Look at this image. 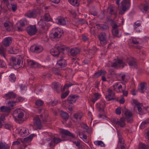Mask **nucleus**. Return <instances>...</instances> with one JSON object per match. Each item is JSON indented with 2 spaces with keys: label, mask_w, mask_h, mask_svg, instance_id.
<instances>
[{
  "label": "nucleus",
  "mask_w": 149,
  "mask_h": 149,
  "mask_svg": "<svg viewBox=\"0 0 149 149\" xmlns=\"http://www.w3.org/2000/svg\"><path fill=\"white\" fill-rule=\"evenodd\" d=\"M131 4L130 1L129 0H124L121 2V7L122 9L119 11V14L123 15L125 12L129 8Z\"/></svg>",
  "instance_id": "obj_1"
},
{
  "label": "nucleus",
  "mask_w": 149,
  "mask_h": 149,
  "mask_svg": "<svg viewBox=\"0 0 149 149\" xmlns=\"http://www.w3.org/2000/svg\"><path fill=\"white\" fill-rule=\"evenodd\" d=\"M79 97L78 95H70L67 100L65 101V103H63L65 107H68V104L73 105Z\"/></svg>",
  "instance_id": "obj_2"
},
{
  "label": "nucleus",
  "mask_w": 149,
  "mask_h": 149,
  "mask_svg": "<svg viewBox=\"0 0 149 149\" xmlns=\"http://www.w3.org/2000/svg\"><path fill=\"white\" fill-rule=\"evenodd\" d=\"M65 48L63 46L56 45L55 47L51 50V54L54 56H58L59 55L61 52L65 50Z\"/></svg>",
  "instance_id": "obj_3"
},
{
  "label": "nucleus",
  "mask_w": 149,
  "mask_h": 149,
  "mask_svg": "<svg viewBox=\"0 0 149 149\" xmlns=\"http://www.w3.org/2000/svg\"><path fill=\"white\" fill-rule=\"evenodd\" d=\"M26 31L30 36H32L36 34L37 29L35 25H30L27 27Z\"/></svg>",
  "instance_id": "obj_4"
},
{
  "label": "nucleus",
  "mask_w": 149,
  "mask_h": 149,
  "mask_svg": "<svg viewBox=\"0 0 149 149\" xmlns=\"http://www.w3.org/2000/svg\"><path fill=\"white\" fill-rule=\"evenodd\" d=\"M31 51L35 53H39L42 51L43 47L40 45H35L32 46L30 48Z\"/></svg>",
  "instance_id": "obj_5"
},
{
  "label": "nucleus",
  "mask_w": 149,
  "mask_h": 149,
  "mask_svg": "<svg viewBox=\"0 0 149 149\" xmlns=\"http://www.w3.org/2000/svg\"><path fill=\"white\" fill-rule=\"evenodd\" d=\"M37 15V12L35 9L28 11L25 14V16L29 18H35Z\"/></svg>",
  "instance_id": "obj_6"
},
{
  "label": "nucleus",
  "mask_w": 149,
  "mask_h": 149,
  "mask_svg": "<svg viewBox=\"0 0 149 149\" xmlns=\"http://www.w3.org/2000/svg\"><path fill=\"white\" fill-rule=\"evenodd\" d=\"M62 141L61 139L55 137L53 136L52 139L49 143V146L51 148H54L55 145Z\"/></svg>",
  "instance_id": "obj_7"
},
{
  "label": "nucleus",
  "mask_w": 149,
  "mask_h": 149,
  "mask_svg": "<svg viewBox=\"0 0 149 149\" xmlns=\"http://www.w3.org/2000/svg\"><path fill=\"white\" fill-rule=\"evenodd\" d=\"M52 87L54 91L57 93H59L62 90V86L58 82H53L52 84Z\"/></svg>",
  "instance_id": "obj_8"
},
{
  "label": "nucleus",
  "mask_w": 149,
  "mask_h": 149,
  "mask_svg": "<svg viewBox=\"0 0 149 149\" xmlns=\"http://www.w3.org/2000/svg\"><path fill=\"white\" fill-rule=\"evenodd\" d=\"M145 3L140 6V8L143 12L146 13L149 8V0H145Z\"/></svg>",
  "instance_id": "obj_9"
},
{
  "label": "nucleus",
  "mask_w": 149,
  "mask_h": 149,
  "mask_svg": "<svg viewBox=\"0 0 149 149\" xmlns=\"http://www.w3.org/2000/svg\"><path fill=\"white\" fill-rule=\"evenodd\" d=\"M33 121L34 126L37 129H41L42 126L40 118L38 117H35L33 119Z\"/></svg>",
  "instance_id": "obj_10"
},
{
  "label": "nucleus",
  "mask_w": 149,
  "mask_h": 149,
  "mask_svg": "<svg viewBox=\"0 0 149 149\" xmlns=\"http://www.w3.org/2000/svg\"><path fill=\"white\" fill-rule=\"evenodd\" d=\"M108 91L109 94L107 95H106L105 98L108 101H110L115 99V94L113 91L110 89H108Z\"/></svg>",
  "instance_id": "obj_11"
},
{
  "label": "nucleus",
  "mask_w": 149,
  "mask_h": 149,
  "mask_svg": "<svg viewBox=\"0 0 149 149\" xmlns=\"http://www.w3.org/2000/svg\"><path fill=\"white\" fill-rule=\"evenodd\" d=\"M24 100L23 98L19 97L16 98V100L15 101H9L8 102V104L9 105V107H13L15 105V103L18 102H22Z\"/></svg>",
  "instance_id": "obj_12"
},
{
  "label": "nucleus",
  "mask_w": 149,
  "mask_h": 149,
  "mask_svg": "<svg viewBox=\"0 0 149 149\" xmlns=\"http://www.w3.org/2000/svg\"><path fill=\"white\" fill-rule=\"evenodd\" d=\"M59 29H60L57 28L55 30V31L54 32L51 33L50 34V37L52 38H60L61 36V34L59 31H57Z\"/></svg>",
  "instance_id": "obj_13"
},
{
  "label": "nucleus",
  "mask_w": 149,
  "mask_h": 149,
  "mask_svg": "<svg viewBox=\"0 0 149 149\" xmlns=\"http://www.w3.org/2000/svg\"><path fill=\"white\" fill-rule=\"evenodd\" d=\"M61 132L63 134L61 136L62 137L64 138V135H66L70 136L73 139L75 138L74 135L68 130L63 129L61 130Z\"/></svg>",
  "instance_id": "obj_14"
},
{
  "label": "nucleus",
  "mask_w": 149,
  "mask_h": 149,
  "mask_svg": "<svg viewBox=\"0 0 149 149\" xmlns=\"http://www.w3.org/2000/svg\"><path fill=\"white\" fill-rule=\"evenodd\" d=\"M57 64L60 66L61 68H62L66 66L67 63L66 60L62 57L58 60Z\"/></svg>",
  "instance_id": "obj_15"
},
{
  "label": "nucleus",
  "mask_w": 149,
  "mask_h": 149,
  "mask_svg": "<svg viewBox=\"0 0 149 149\" xmlns=\"http://www.w3.org/2000/svg\"><path fill=\"white\" fill-rule=\"evenodd\" d=\"M6 99L7 100H13L16 97V95L12 92H9L6 94L5 95Z\"/></svg>",
  "instance_id": "obj_16"
},
{
  "label": "nucleus",
  "mask_w": 149,
  "mask_h": 149,
  "mask_svg": "<svg viewBox=\"0 0 149 149\" xmlns=\"http://www.w3.org/2000/svg\"><path fill=\"white\" fill-rule=\"evenodd\" d=\"M12 39L11 37H8L5 38L3 41V45L5 47H8L11 43Z\"/></svg>",
  "instance_id": "obj_17"
},
{
  "label": "nucleus",
  "mask_w": 149,
  "mask_h": 149,
  "mask_svg": "<svg viewBox=\"0 0 149 149\" xmlns=\"http://www.w3.org/2000/svg\"><path fill=\"white\" fill-rule=\"evenodd\" d=\"M4 26L8 31H10L13 29V26L9 21H6L3 24Z\"/></svg>",
  "instance_id": "obj_18"
},
{
  "label": "nucleus",
  "mask_w": 149,
  "mask_h": 149,
  "mask_svg": "<svg viewBox=\"0 0 149 149\" xmlns=\"http://www.w3.org/2000/svg\"><path fill=\"white\" fill-rule=\"evenodd\" d=\"M147 88V83L145 82H142L139 85V88L138 90L140 92L143 93Z\"/></svg>",
  "instance_id": "obj_19"
},
{
  "label": "nucleus",
  "mask_w": 149,
  "mask_h": 149,
  "mask_svg": "<svg viewBox=\"0 0 149 149\" xmlns=\"http://www.w3.org/2000/svg\"><path fill=\"white\" fill-rule=\"evenodd\" d=\"M38 24L40 28L42 30H47L48 29V27L46 23L43 20H40L38 22Z\"/></svg>",
  "instance_id": "obj_20"
},
{
  "label": "nucleus",
  "mask_w": 149,
  "mask_h": 149,
  "mask_svg": "<svg viewBox=\"0 0 149 149\" xmlns=\"http://www.w3.org/2000/svg\"><path fill=\"white\" fill-rule=\"evenodd\" d=\"M127 61L130 66H133L134 68L136 66V62L135 59L132 57H130L127 58Z\"/></svg>",
  "instance_id": "obj_21"
},
{
  "label": "nucleus",
  "mask_w": 149,
  "mask_h": 149,
  "mask_svg": "<svg viewBox=\"0 0 149 149\" xmlns=\"http://www.w3.org/2000/svg\"><path fill=\"white\" fill-rule=\"evenodd\" d=\"M21 63V60L18 58H16L15 57L11 58V63L14 66L17 65H19Z\"/></svg>",
  "instance_id": "obj_22"
},
{
  "label": "nucleus",
  "mask_w": 149,
  "mask_h": 149,
  "mask_svg": "<svg viewBox=\"0 0 149 149\" xmlns=\"http://www.w3.org/2000/svg\"><path fill=\"white\" fill-rule=\"evenodd\" d=\"M48 115L47 114V111L45 109H43V113L40 116V118L44 122H46Z\"/></svg>",
  "instance_id": "obj_23"
},
{
  "label": "nucleus",
  "mask_w": 149,
  "mask_h": 149,
  "mask_svg": "<svg viewBox=\"0 0 149 149\" xmlns=\"http://www.w3.org/2000/svg\"><path fill=\"white\" fill-rule=\"evenodd\" d=\"M24 111L23 110H21L20 113L17 119V121H16V122L20 123L24 121V119L23 118L24 115Z\"/></svg>",
  "instance_id": "obj_24"
},
{
  "label": "nucleus",
  "mask_w": 149,
  "mask_h": 149,
  "mask_svg": "<svg viewBox=\"0 0 149 149\" xmlns=\"http://www.w3.org/2000/svg\"><path fill=\"white\" fill-rule=\"evenodd\" d=\"M22 109H17L15 110L13 112V116L15 121H17V118L20 113L21 110H22Z\"/></svg>",
  "instance_id": "obj_25"
},
{
  "label": "nucleus",
  "mask_w": 149,
  "mask_h": 149,
  "mask_svg": "<svg viewBox=\"0 0 149 149\" xmlns=\"http://www.w3.org/2000/svg\"><path fill=\"white\" fill-rule=\"evenodd\" d=\"M80 50L78 48H71L70 50V55L72 56H74L79 53Z\"/></svg>",
  "instance_id": "obj_26"
},
{
  "label": "nucleus",
  "mask_w": 149,
  "mask_h": 149,
  "mask_svg": "<svg viewBox=\"0 0 149 149\" xmlns=\"http://www.w3.org/2000/svg\"><path fill=\"white\" fill-rule=\"evenodd\" d=\"M56 20V23L59 25H64L66 24V21L63 17H58Z\"/></svg>",
  "instance_id": "obj_27"
},
{
  "label": "nucleus",
  "mask_w": 149,
  "mask_h": 149,
  "mask_svg": "<svg viewBox=\"0 0 149 149\" xmlns=\"http://www.w3.org/2000/svg\"><path fill=\"white\" fill-rule=\"evenodd\" d=\"M28 64L29 66L33 68H37L40 66L38 63L32 61H28Z\"/></svg>",
  "instance_id": "obj_28"
},
{
  "label": "nucleus",
  "mask_w": 149,
  "mask_h": 149,
  "mask_svg": "<svg viewBox=\"0 0 149 149\" xmlns=\"http://www.w3.org/2000/svg\"><path fill=\"white\" fill-rule=\"evenodd\" d=\"M34 136V134H31L29 136L24 138L23 139L21 140V142L23 143H26L31 141L33 138Z\"/></svg>",
  "instance_id": "obj_29"
},
{
  "label": "nucleus",
  "mask_w": 149,
  "mask_h": 149,
  "mask_svg": "<svg viewBox=\"0 0 149 149\" xmlns=\"http://www.w3.org/2000/svg\"><path fill=\"white\" fill-rule=\"evenodd\" d=\"M80 142L81 141L80 140L73 142L74 143L77 147L78 149H84V146L80 144Z\"/></svg>",
  "instance_id": "obj_30"
},
{
  "label": "nucleus",
  "mask_w": 149,
  "mask_h": 149,
  "mask_svg": "<svg viewBox=\"0 0 149 149\" xmlns=\"http://www.w3.org/2000/svg\"><path fill=\"white\" fill-rule=\"evenodd\" d=\"M60 115L63 119L66 120L68 119L69 117L68 114L62 111L61 112Z\"/></svg>",
  "instance_id": "obj_31"
},
{
  "label": "nucleus",
  "mask_w": 149,
  "mask_h": 149,
  "mask_svg": "<svg viewBox=\"0 0 149 149\" xmlns=\"http://www.w3.org/2000/svg\"><path fill=\"white\" fill-rule=\"evenodd\" d=\"M0 109L2 112L9 113L11 110V109L10 107L3 106L1 107Z\"/></svg>",
  "instance_id": "obj_32"
},
{
  "label": "nucleus",
  "mask_w": 149,
  "mask_h": 149,
  "mask_svg": "<svg viewBox=\"0 0 149 149\" xmlns=\"http://www.w3.org/2000/svg\"><path fill=\"white\" fill-rule=\"evenodd\" d=\"M108 10L109 11V13L111 15H117V12L114 10V8L113 7H109L108 8Z\"/></svg>",
  "instance_id": "obj_33"
},
{
  "label": "nucleus",
  "mask_w": 149,
  "mask_h": 149,
  "mask_svg": "<svg viewBox=\"0 0 149 149\" xmlns=\"http://www.w3.org/2000/svg\"><path fill=\"white\" fill-rule=\"evenodd\" d=\"M8 145L5 143L2 142L1 141L0 143V149H9Z\"/></svg>",
  "instance_id": "obj_34"
},
{
  "label": "nucleus",
  "mask_w": 149,
  "mask_h": 149,
  "mask_svg": "<svg viewBox=\"0 0 149 149\" xmlns=\"http://www.w3.org/2000/svg\"><path fill=\"white\" fill-rule=\"evenodd\" d=\"M125 119L123 117L121 118L120 120L118 121V125L121 127H124L125 125Z\"/></svg>",
  "instance_id": "obj_35"
},
{
  "label": "nucleus",
  "mask_w": 149,
  "mask_h": 149,
  "mask_svg": "<svg viewBox=\"0 0 149 149\" xmlns=\"http://www.w3.org/2000/svg\"><path fill=\"white\" fill-rule=\"evenodd\" d=\"M53 136L50 133H47L46 134L44 137V139L47 141H49L52 139Z\"/></svg>",
  "instance_id": "obj_36"
},
{
  "label": "nucleus",
  "mask_w": 149,
  "mask_h": 149,
  "mask_svg": "<svg viewBox=\"0 0 149 149\" xmlns=\"http://www.w3.org/2000/svg\"><path fill=\"white\" fill-rule=\"evenodd\" d=\"M52 70L53 72L55 75L57 76H59L61 77L62 76L59 69L54 68Z\"/></svg>",
  "instance_id": "obj_37"
},
{
  "label": "nucleus",
  "mask_w": 149,
  "mask_h": 149,
  "mask_svg": "<svg viewBox=\"0 0 149 149\" xmlns=\"http://www.w3.org/2000/svg\"><path fill=\"white\" fill-rule=\"evenodd\" d=\"M100 95L97 93H95L94 94V97H93L91 101L94 103L99 98H100Z\"/></svg>",
  "instance_id": "obj_38"
},
{
  "label": "nucleus",
  "mask_w": 149,
  "mask_h": 149,
  "mask_svg": "<svg viewBox=\"0 0 149 149\" xmlns=\"http://www.w3.org/2000/svg\"><path fill=\"white\" fill-rule=\"evenodd\" d=\"M35 104L36 106L40 107L42 106L44 103L41 100H37L35 101Z\"/></svg>",
  "instance_id": "obj_39"
},
{
  "label": "nucleus",
  "mask_w": 149,
  "mask_h": 149,
  "mask_svg": "<svg viewBox=\"0 0 149 149\" xmlns=\"http://www.w3.org/2000/svg\"><path fill=\"white\" fill-rule=\"evenodd\" d=\"M20 130L19 133L22 135V133L25 134V135L27 134V129L25 127H20L19 128Z\"/></svg>",
  "instance_id": "obj_40"
},
{
  "label": "nucleus",
  "mask_w": 149,
  "mask_h": 149,
  "mask_svg": "<svg viewBox=\"0 0 149 149\" xmlns=\"http://www.w3.org/2000/svg\"><path fill=\"white\" fill-rule=\"evenodd\" d=\"M139 149H149V146L143 143H140L139 144Z\"/></svg>",
  "instance_id": "obj_41"
},
{
  "label": "nucleus",
  "mask_w": 149,
  "mask_h": 149,
  "mask_svg": "<svg viewBox=\"0 0 149 149\" xmlns=\"http://www.w3.org/2000/svg\"><path fill=\"white\" fill-rule=\"evenodd\" d=\"M82 116L83 115L81 113H77L74 114L73 117L76 119H79L80 120Z\"/></svg>",
  "instance_id": "obj_42"
},
{
  "label": "nucleus",
  "mask_w": 149,
  "mask_h": 149,
  "mask_svg": "<svg viewBox=\"0 0 149 149\" xmlns=\"http://www.w3.org/2000/svg\"><path fill=\"white\" fill-rule=\"evenodd\" d=\"M74 85L71 82H69L66 83L64 86L63 91H64L65 89H68L70 87Z\"/></svg>",
  "instance_id": "obj_43"
},
{
  "label": "nucleus",
  "mask_w": 149,
  "mask_h": 149,
  "mask_svg": "<svg viewBox=\"0 0 149 149\" xmlns=\"http://www.w3.org/2000/svg\"><path fill=\"white\" fill-rule=\"evenodd\" d=\"M44 19L47 22L51 21L52 20L49 15L48 13H46L45 14L44 16Z\"/></svg>",
  "instance_id": "obj_44"
},
{
  "label": "nucleus",
  "mask_w": 149,
  "mask_h": 149,
  "mask_svg": "<svg viewBox=\"0 0 149 149\" xmlns=\"http://www.w3.org/2000/svg\"><path fill=\"white\" fill-rule=\"evenodd\" d=\"M68 1L71 4L74 6H77L79 5L77 0H68Z\"/></svg>",
  "instance_id": "obj_45"
},
{
  "label": "nucleus",
  "mask_w": 149,
  "mask_h": 149,
  "mask_svg": "<svg viewBox=\"0 0 149 149\" xmlns=\"http://www.w3.org/2000/svg\"><path fill=\"white\" fill-rule=\"evenodd\" d=\"M16 77L13 74H11L9 76V80L12 82H14L16 80Z\"/></svg>",
  "instance_id": "obj_46"
},
{
  "label": "nucleus",
  "mask_w": 149,
  "mask_h": 149,
  "mask_svg": "<svg viewBox=\"0 0 149 149\" xmlns=\"http://www.w3.org/2000/svg\"><path fill=\"white\" fill-rule=\"evenodd\" d=\"M5 50L4 47L2 46L0 47V54L2 56L5 57Z\"/></svg>",
  "instance_id": "obj_47"
},
{
  "label": "nucleus",
  "mask_w": 149,
  "mask_h": 149,
  "mask_svg": "<svg viewBox=\"0 0 149 149\" xmlns=\"http://www.w3.org/2000/svg\"><path fill=\"white\" fill-rule=\"evenodd\" d=\"M125 115L127 118L131 117L132 116V112L130 111L127 110L125 112Z\"/></svg>",
  "instance_id": "obj_48"
},
{
  "label": "nucleus",
  "mask_w": 149,
  "mask_h": 149,
  "mask_svg": "<svg viewBox=\"0 0 149 149\" xmlns=\"http://www.w3.org/2000/svg\"><path fill=\"white\" fill-rule=\"evenodd\" d=\"M112 35L114 36L119 37L118 35V30L117 29H112Z\"/></svg>",
  "instance_id": "obj_49"
},
{
  "label": "nucleus",
  "mask_w": 149,
  "mask_h": 149,
  "mask_svg": "<svg viewBox=\"0 0 149 149\" xmlns=\"http://www.w3.org/2000/svg\"><path fill=\"white\" fill-rule=\"evenodd\" d=\"M94 144L97 146L102 147V141H95L94 142Z\"/></svg>",
  "instance_id": "obj_50"
},
{
  "label": "nucleus",
  "mask_w": 149,
  "mask_h": 149,
  "mask_svg": "<svg viewBox=\"0 0 149 149\" xmlns=\"http://www.w3.org/2000/svg\"><path fill=\"white\" fill-rule=\"evenodd\" d=\"M96 51V48L94 46L91 49H90L88 50V53L89 54H92L95 53Z\"/></svg>",
  "instance_id": "obj_51"
},
{
  "label": "nucleus",
  "mask_w": 149,
  "mask_h": 149,
  "mask_svg": "<svg viewBox=\"0 0 149 149\" xmlns=\"http://www.w3.org/2000/svg\"><path fill=\"white\" fill-rule=\"evenodd\" d=\"M102 73V71L101 70L100 71H98L95 73V74L94 75V77H97L100 76Z\"/></svg>",
  "instance_id": "obj_52"
},
{
  "label": "nucleus",
  "mask_w": 149,
  "mask_h": 149,
  "mask_svg": "<svg viewBox=\"0 0 149 149\" xmlns=\"http://www.w3.org/2000/svg\"><path fill=\"white\" fill-rule=\"evenodd\" d=\"M69 91H67L61 94V97L62 99H64L68 95L69 93Z\"/></svg>",
  "instance_id": "obj_53"
},
{
  "label": "nucleus",
  "mask_w": 149,
  "mask_h": 149,
  "mask_svg": "<svg viewBox=\"0 0 149 149\" xmlns=\"http://www.w3.org/2000/svg\"><path fill=\"white\" fill-rule=\"evenodd\" d=\"M14 49H15L13 48H10L8 51L9 53L11 54H16L18 52V51H15Z\"/></svg>",
  "instance_id": "obj_54"
},
{
  "label": "nucleus",
  "mask_w": 149,
  "mask_h": 149,
  "mask_svg": "<svg viewBox=\"0 0 149 149\" xmlns=\"http://www.w3.org/2000/svg\"><path fill=\"white\" fill-rule=\"evenodd\" d=\"M133 102L136 105V106H134V108L136 107H139L141 105V104H140V103L138 102L136 100H133Z\"/></svg>",
  "instance_id": "obj_55"
},
{
  "label": "nucleus",
  "mask_w": 149,
  "mask_h": 149,
  "mask_svg": "<svg viewBox=\"0 0 149 149\" xmlns=\"http://www.w3.org/2000/svg\"><path fill=\"white\" fill-rule=\"evenodd\" d=\"M0 67L2 68H6V65L4 62L3 61L0 59Z\"/></svg>",
  "instance_id": "obj_56"
},
{
  "label": "nucleus",
  "mask_w": 149,
  "mask_h": 149,
  "mask_svg": "<svg viewBox=\"0 0 149 149\" xmlns=\"http://www.w3.org/2000/svg\"><path fill=\"white\" fill-rule=\"evenodd\" d=\"M102 106L101 105V104H97L96 106V107L97 108V110L99 111H102Z\"/></svg>",
  "instance_id": "obj_57"
},
{
  "label": "nucleus",
  "mask_w": 149,
  "mask_h": 149,
  "mask_svg": "<svg viewBox=\"0 0 149 149\" xmlns=\"http://www.w3.org/2000/svg\"><path fill=\"white\" fill-rule=\"evenodd\" d=\"M98 38L100 42L102 45V33H101L98 36Z\"/></svg>",
  "instance_id": "obj_58"
},
{
  "label": "nucleus",
  "mask_w": 149,
  "mask_h": 149,
  "mask_svg": "<svg viewBox=\"0 0 149 149\" xmlns=\"http://www.w3.org/2000/svg\"><path fill=\"white\" fill-rule=\"evenodd\" d=\"M58 102L57 100H54L51 101L49 103V105H51L52 106H54L56 105L58 103Z\"/></svg>",
  "instance_id": "obj_59"
},
{
  "label": "nucleus",
  "mask_w": 149,
  "mask_h": 149,
  "mask_svg": "<svg viewBox=\"0 0 149 149\" xmlns=\"http://www.w3.org/2000/svg\"><path fill=\"white\" fill-rule=\"evenodd\" d=\"M121 112V108L119 107L117 108L116 110V114L118 115H120Z\"/></svg>",
  "instance_id": "obj_60"
},
{
  "label": "nucleus",
  "mask_w": 149,
  "mask_h": 149,
  "mask_svg": "<svg viewBox=\"0 0 149 149\" xmlns=\"http://www.w3.org/2000/svg\"><path fill=\"white\" fill-rule=\"evenodd\" d=\"M137 108L138 110L139 111V114L142 115L144 114V112L143 111V110H142V109L140 106L139 107H138Z\"/></svg>",
  "instance_id": "obj_61"
},
{
  "label": "nucleus",
  "mask_w": 149,
  "mask_h": 149,
  "mask_svg": "<svg viewBox=\"0 0 149 149\" xmlns=\"http://www.w3.org/2000/svg\"><path fill=\"white\" fill-rule=\"evenodd\" d=\"M96 26L98 30H101L102 29V24H97Z\"/></svg>",
  "instance_id": "obj_62"
},
{
  "label": "nucleus",
  "mask_w": 149,
  "mask_h": 149,
  "mask_svg": "<svg viewBox=\"0 0 149 149\" xmlns=\"http://www.w3.org/2000/svg\"><path fill=\"white\" fill-rule=\"evenodd\" d=\"M4 127L6 129L10 130L12 128V126L9 124H6L4 126Z\"/></svg>",
  "instance_id": "obj_63"
},
{
  "label": "nucleus",
  "mask_w": 149,
  "mask_h": 149,
  "mask_svg": "<svg viewBox=\"0 0 149 149\" xmlns=\"http://www.w3.org/2000/svg\"><path fill=\"white\" fill-rule=\"evenodd\" d=\"M26 22V20L24 21H21L20 22V27H23L25 26V23Z\"/></svg>",
  "instance_id": "obj_64"
}]
</instances>
